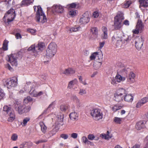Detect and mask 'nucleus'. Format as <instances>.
Returning <instances> with one entry per match:
<instances>
[{
    "label": "nucleus",
    "mask_w": 148,
    "mask_h": 148,
    "mask_svg": "<svg viewBox=\"0 0 148 148\" xmlns=\"http://www.w3.org/2000/svg\"><path fill=\"white\" fill-rule=\"evenodd\" d=\"M129 36L127 34H123L120 32H116L112 38V43L118 47H121L123 44H125L130 41Z\"/></svg>",
    "instance_id": "1"
},
{
    "label": "nucleus",
    "mask_w": 148,
    "mask_h": 148,
    "mask_svg": "<svg viewBox=\"0 0 148 148\" xmlns=\"http://www.w3.org/2000/svg\"><path fill=\"white\" fill-rule=\"evenodd\" d=\"M34 9L35 11H37L36 17L37 21L43 23L47 21V18L43 13L42 8L40 6H34Z\"/></svg>",
    "instance_id": "2"
},
{
    "label": "nucleus",
    "mask_w": 148,
    "mask_h": 148,
    "mask_svg": "<svg viewBox=\"0 0 148 148\" xmlns=\"http://www.w3.org/2000/svg\"><path fill=\"white\" fill-rule=\"evenodd\" d=\"M44 44L42 42H40L36 47L35 45H32L28 49L29 51H31L34 53V55L37 56L39 53L40 52L43 50L45 47Z\"/></svg>",
    "instance_id": "3"
},
{
    "label": "nucleus",
    "mask_w": 148,
    "mask_h": 148,
    "mask_svg": "<svg viewBox=\"0 0 148 148\" xmlns=\"http://www.w3.org/2000/svg\"><path fill=\"white\" fill-rule=\"evenodd\" d=\"M4 114H8L10 116L8 120L10 122H12L14 120L15 118L14 112L12 108L7 106H5L3 109Z\"/></svg>",
    "instance_id": "4"
},
{
    "label": "nucleus",
    "mask_w": 148,
    "mask_h": 148,
    "mask_svg": "<svg viewBox=\"0 0 148 148\" xmlns=\"http://www.w3.org/2000/svg\"><path fill=\"white\" fill-rule=\"evenodd\" d=\"M90 114L93 119L96 121H98L103 118V114L99 109H96L92 110L91 111Z\"/></svg>",
    "instance_id": "5"
},
{
    "label": "nucleus",
    "mask_w": 148,
    "mask_h": 148,
    "mask_svg": "<svg viewBox=\"0 0 148 148\" xmlns=\"http://www.w3.org/2000/svg\"><path fill=\"white\" fill-rule=\"evenodd\" d=\"M15 16V11L13 9H11L9 10L6 14H5L3 17L5 18L6 16H8V22H10L12 21Z\"/></svg>",
    "instance_id": "6"
},
{
    "label": "nucleus",
    "mask_w": 148,
    "mask_h": 148,
    "mask_svg": "<svg viewBox=\"0 0 148 148\" xmlns=\"http://www.w3.org/2000/svg\"><path fill=\"white\" fill-rule=\"evenodd\" d=\"M17 80L16 77H13L10 79H8L5 81L6 86L8 88L14 87L17 85Z\"/></svg>",
    "instance_id": "7"
},
{
    "label": "nucleus",
    "mask_w": 148,
    "mask_h": 148,
    "mask_svg": "<svg viewBox=\"0 0 148 148\" xmlns=\"http://www.w3.org/2000/svg\"><path fill=\"white\" fill-rule=\"evenodd\" d=\"M8 61L10 62L12 66L15 67L17 65V58L16 55L15 54H12L8 56Z\"/></svg>",
    "instance_id": "8"
},
{
    "label": "nucleus",
    "mask_w": 148,
    "mask_h": 148,
    "mask_svg": "<svg viewBox=\"0 0 148 148\" xmlns=\"http://www.w3.org/2000/svg\"><path fill=\"white\" fill-rule=\"evenodd\" d=\"M144 40L141 36H138L135 39V46L136 49H140L143 46Z\"/></svg>",
    "instance_id": "9"
},
{
    "label": "nucleus",
    "mask_w": 148,
    "mask_h": 148,
    "mask_svg": "<svg viewBox=\"0 0 148 148\" xmlns=\"http://www.w3.org/2000/svg\"><path fill=\"white\" fill-rule=\"evenodd\" d=\"M52 10L53 12H55L58 13H62L64 11L63 7L60 5H53L52 8Z\"/></svg>",
    "instance_id": "10"
},
{
    "label": "nucleus",
    "mask_w": 148,
    "mask_h": 148,
    "mask_svg": "<svg viewBox=\"0 0 148 148\" xmlns=\"http://www.w3.org/2000/svg\"><path fill=\"white\" fill-rule=\"evenodd\" d=\"M90 20L89 15L88 13L84 14L79 20V22L81 24H85L88 23Z\"/></svg>",
    "instance_id": "11"
},
{
    "label": "nucleus",
    "mask_w": 148,
    "mask_h": 148,
    "mask_svg": "<svg viewBox=\"0 0 148 148\" xmlns=\"http://www.w3.org/2000/svg\"><path fill=\"white\" fill-rule=\"evenodd\" d=\"M148 102V97H145L142 98L139 100L136 105V107L140 108L143 104Z\"/></svg>",
    "instance_id": "12"
},
{
    "label": "nucleus",
    "mask_w": 148,
    "mask_h": 148,
    "mask_svg": "<svg viewBox=\"0 0 148 148\" xmlns=\"http://www.w3.org/2000/svg\"><path fill=\"white\" fill-rule=\"evenodd\" d=\"M14 107L16 110L20 114L23 113V105L19 103L14 104Z\"/></svg>",
    "instance_id": "13"
},
{
    "label": "nucleus",
    "mask_w": 148,
    "mask_h": 148,
    "mask_svg": "<svg viewBox=\"0 0 148 148\" xmlns=\"http://www.w3.org/2000/svg\"><path fill=\"white\" fill-rule=\"evenodd\" d=\"M75 71L71 68H69L65 69L62 71V73L67 75H71L75 73Z\"/></svg>",
    "instance_id": "14"
},
{
    "label": "nucleus",
    "mask_w": 148,
    "mask_h": 148,
    "mask_svg": "<svg viewBox=\"0 0 148 148\" xmlns=\"http://www.w3.org/2000/svg\"><path fill=\"white\" fill-rule=\"evenodd\" d=\"M146 122L143 121H140L138 122L136 126V128L138 130H140L145 127V124Z\"/></svg>",
    "instance_id": "15"
},
{
    "label": "nucleus",
    "mask_w": 148,
    "mask_h": 148,
    "mask_svg": "<svg viewBox=\"0 0 148 148\" xmlns=\"http://www.w3.org/2000/svg\"><path fill=\"white\" fill-rule=\"evenodd\" d=\"M56 53L47 49L46 50V58L48 59L51 58Z\"/></svg>",
    "instance_id": "16"
},
{
    "label": "nucleus",
    "mask_w": 148,
    "mask_h": 148,
    "mask_svg": "<svg viewBox=\"0 0 148 148\" xmlns=\"http://www.w3.org/2000/svg\"><path fill=\"white\" fill-rule=\"evenodd\" d=\"M136 27L139 30L142 31L143 29H144V25L141 20H140L139 19H138V21L137 22Z\"/></svg>",
    "instance_id": "17"
},
{
    "label": "nucleus",
    "mask_w": 148,
    "mask_h": 148,
    "mask_svg": "<svg viewBox=\"0 0 148 148\" xmlns=\"http://www.w3.org/2000/svg\"><path fill=\"white\" fill-rule=\"evenodd\" d=\"M124 97L115 93L114 95V100L117 102H120L123 100Z\"/></svg>",
    "instance_id": "18"
},
{
    "label": "nucleus",
    "mask_w": 148,
    "mask_h": 148,
    "mask_svg": "<svg viewBox=\"0 0 148 148\" xmlns=\"http://www.w3.org/2000/svg\"><path fill=\"white\" fill-rule=\"evenodd\" d=\"M47 49L56 53L57 50V45L55 43H51L49 44Z\"/></svg>",
    "instance_id": "19"
},
{
    "label": "nucleus",
    "mask_w": 148,
    "mask_h": 148,
    "mask_svg": "<svg viewBox=\"0 0 148 148\" xmlns=\"http://www.w3.org/2000/svg\"><path fill=\"white\" fill-rule=\"evenodd\" d=\"M102 30L103 33L101 35V38L107 39L108 38L107 28L105 27H102Z\"/></svg>",
    "instance_id": "20"
},
{
    "label": "nucleus",
    "mask_w": 148,
    "mask_h": 148,
    "mask_svg": "<svg viewBox=\"0 0 148 148\" xmlns=\"http://www.w3.org/2000/svg\"><path fill=\"white\" fill-rule=\"evenodd\" d=\"M78 115L75 112L71 113L69 114L70 119L73 120H76L78 119Z\"/></svg>",
    "instance_id": "21"
},
{
    "label": "nucleus",
    "mask_w": 148,
    "mask_h": 148,
    "mask_svg": "<svg viewBox=\"0 0 148 148\" xmlns=\"http://www.w3.org/2000/svg\"><path fill=\"white\" fill-rule=\"evenodd\" d=\"M124 19L123 14L122 12H118L117 14L114 18L115 20L121 21H122V20H123Z\"/></svg>",
    "instance_id": "22"
},
{
    "label": "nucleus",
    "mask_w": 148,
    "mask_h": 148,
    "mask_svg": "<svg viewBox=\"0 0 148 148\" xmlns=\"http://www.w3.org/2000/svg\"><path fill=\"white\" fill-rule=\"evenodd\" d=\"M126 91L123 88H119L118 89L116 93L120 95L123 97L126 95Z\"/></svg>",
    "instance_id": "23"
},
{
    "label": "nucleus",
    "mask_w": 148,
    "mask_h": 148,
    "mask_svg": "<svg viewBox=\"0 0 148 148\" xmlns=\"http://www.w3.org/2000/svg\"><path fill=\"white\" fill-rule=\"evenodd\" d=\"M124 100L127 102H132L133 100V97L130 94L127 95L126 93V95L124 97Z\"/></svg>",
    "instance_id": "24"
},
{
    "label": "nucleus",
    "mask_w": 148,
    "mask_h": 148,
    "mask_svg": "<svg viewBox=\"0 0 148 148\" xmlns=\"http://www.w3.org/2000/svg\"><path fill=\"white\" fill-rule=\"evenodd\" d=\"M139 1L140 8L142 6L145 7L148 6V0H140Z\"/></svg>",
    "instance_id": "25"
},
{
    "label": "nucleus",
    "mask_w": 148,
    "mask_h": 148,
    "mask_svg": "<svg viewBox=\"0 0 148 148\" xmlns=\"http://www.w3.org/2000/svg\"><path fill=\"white\" fill-rule=\"evenodd\" d=\"M135 77V75L132 72H130L129 74L128 78L129 81L134 83L135 81L134 78Z\"/></svg>",
    "instance_id": "26"
},
{
    "label": "nucleus",
    "mask_w": 148,
    "mask_h": 148,
    "mask_svg": "<svg viewBox=\"0 0 148 148\" xmlns=\"http://www.w3.org/2000/svg\"><path fill=\"white\" fill-rule=\"evenodd\" d=\"M121 21H118V20H115L114 19V24L115 29H118L120 28L121 26Z\"/></svg>",
    "instance_id": "27"
},
{
    "label": "nucleus",
    "mask_w": 148,
    "mask_h": 148,
    "mask_svg": "<svg viewBox=\"0 0 148 148\" xmlns=\"http://www.w3.org/2000/svg\"><path fill=\"white\" fill-rule=\"evenodd\" d=\"M64 118V116L63 114L58 115V117L57 118V124H60L61 125H63V121Z\"/></svg>",
    "instance_id": "28"
},
{
    "label": "nucleus",
    "mask_w": 148,
    "mask_h": 148,
    "mask_svg": "<svg viewBox=\"0 0 148 148\" xmlns=\"http://www.w3.org/2000/svg\"><path fill=\"white\" fill-rule=\"evenodd\" d=\"M78 83V81L76 79L70 81L68 84V88L70 89H72L75 84H76Z\"/></svg>",
    "instance_id": "29"
},
{
    "label": "nucleus",
    "mask_w": 148,
    "mask_h": 148,
    "mask_svg": "<svg viewBox=\"0 0 148 148\" xmlns=\"http://www.w3.org/2000/svg\"><path fill=\"white\" fill-rule=\"evenodd\" d=\"M81 30L82 28L81 27L79 26H75L74 27L70 29L69 33H71L72 32H76L81 31Z\"/></svg>",
    "instance_id": "30"
},
{
    "label": "nucleus",
    "mask_w": 148,
    "mask_h": 148,
    "mask_svg": "<svg viewBox=\"0 0 148 148\" xmlns=\"http://www.w3.org/2000/svg\"><path fill=\"white\" fill-rule=\"evenodd\" d=\"M56 132L57 130L56 128H54L51 131L49 132L47 134V137L48 138L56 134Z\"/></svg>",
    "instance_id": "31"
},
{
    "label": "nucleus",
    "mask_w": 148,
    "mask_h": 148,
    "mask_svg": "<svg viewBox=\"0 0 148 148\" xmlns=\"http://www.w3.org/2000/svg\"><path fill=\"white\" fill-rule=\"evenodd\" d=\"M117 82H120L121 81H124L125 80L124 77H122L120 75L117 74L115 77Z\"/></svg>",
    "instance_id": "32"
},
{
    "label": "nucleus",
    "mask_w": 148,
    "mask_h": 148,
    "mask_svg": "<svg viewBox=\"0 0 148 148\" xmlns=\"http://www.w3.org/2000/svg\"><path fill=\"white\" fill-rule=\"evenodd\" d=\"M101 65V62L96 61L94 62L93 64V67L96 70L99 69Z\"/></svg>",
    "instance_id": "33"
},
{
    "label": "nucleus",
    "mask_w": 148,
    "mask_h": 148,
    "mask_svg": "<svg viewBox=\"0 0 148 148\" xmlns=\"http://www.w3.org/2000/svg\"><path fill=\"white\" fill-rule=\"evenodd\" d=\"M40 126L41 127V131L43 133H45L47 129V127L42 122L40 123Z\"/></svg>",
    "instance_id": "34"
},
{
    "label": "nucleus",
    "mask_w": 148,
    "mask_h": 148,
    "mask_svg": "<svg viewBox=\"0 0 148 148\" xmlns=\"http://www.w3.org/2000/svg\"><path fill=\"white\" fill-rule=\"evenodd\" d=\"M30 120V118L29 117H26L23 120V122L21 123V124L23 126H25L26 125L28 122Z\"/></svg>",
    "instance_id": "35"
},
{
    "label": "nucleus",
    "mask_w": 148,
    "mask_h": 148,
    "mask_svg": "<svg viewBox=\"0 0 148 148\" xmlns=\"http://www.w3.org/2000/svg\"><path fill=\"white\" fill-rule=\"evenodd\" d=\"M122 107L123 106H121L119 105H116L112 107V109L115 112L121 109Z\"/></svg>",
    "instance_id": "36"
},
{
    "label": "nucleus",
    "mask_w": 148,
    "mask_h": 148,
    "mask_svg": "<svg viewBox=\"0 0 148 148\" xmlns=\"http://www.w3.org/2000/svg\"><path fill=\"white\" fill-rule=\"evenodd\" d=\"M34 1V0H23L22 1V5L29 4Z\"/></svg>",
    "instance_id": "37"
},
{
    "label": "nucleus",
    "mask_w": 148,
    "mask_h": 148,
    "mask_svg": "<svg viewBox=\"0 0 148 148\" xmlns=\"http://www.w3.org/2000/svg\"><path fill=\"white\" fill-rule=\"evenodd\" d=\"M29 94L32 96L34 97H36L37 96V92L36 91L35 89H34L32 90V89H31L29 92Z\"/></svg>",
    "instance_id": "38"
},
{
    "label": "nucleus",
    "mask_w": 148,
    "mask_h": 148,
    "mask_svg": "<svg viewBox=\"0 0 148 148\" xmlns=\"http://www.w3.org/2000/svg\"><path fill=\"white\" fill-rule=\"evenodd\" d=\"M91 32L93 35L97 36L98 33L97 29L96 27H93L91 29Z\"/></svg>",
    "instance_id": "39"
},
{
    "label": "nucleus",
    "mask_w": 148,
    "mask_h": 148,
    "mask_svg": "<svg viewBox=\"0 0 148 148\" xmlns=\"http://www.w3.org/2000/svg\"><path fill=\"white\" fill-rule=\"evenodd\" d=\"M98 54L97 58H98V61L97 62H101L103 60V55L101 53H98Z\"/></svg>",
    "instance_id": "40"
},
{
    "label": "nucleus",
    "mask_w": 148,
    "mask_h": 148,
    "mask_svg": "<svg viewBox=\"0 0 148 148\" xmlns=\"http://www.w3.org/2000/svg\"><path fill=\"white\" fill-rule=\"evenodd\" d=\"M8 41L6 40H5L4 41L2 48L4 50H6L8 49L7 46Z\"/></svg>",
    "instance_id": "41"
},
{
    "label": "nucleus",
    "mask_w": 148,
    "mask_h": 148,
    "mask_svg": "<svg viewBox=\"0 0 148 148\" xmlns=\"http://www.w3.org/2000/svg\"><path fill=\"white\" fill-rule=\"evenodd\" d=\"M131 3V2L130 1H125L123 5L124 8H127L128 7Z\"/></svg>",
    "instance_id": "42"
},
{
    "label": "nucleus",
    "mask_w": 148,
    "mask_h": 148,
    "mask_svg": "<svg viewBox=\"0 0 148 148\" xmlns=\"http://www.w3.org/2000/svg\"><path fill=\"white\" fill-rule=\"evenodd\" d=\"M98 52H95L92 53L91 56H90V59L91 60H92L95 59V58H97Z\"/></svg>",
    "instance_id": "43"
},
{
    "label": "nucleus",
    "mask_w": 148,
    "mask_h": 148,
    "mask_svg": "<svg viewBox=\"0 0 148 148\" xmlns=\"http://www.w3.org/2000/svg\"><path fill=\"white\" fill-rule=\"evenodd\" d=\"M31 108V107L29 106H28L23 108V113L28 112L30 110Z\"/></svg>",
    "instance_id": "44"
},
{
    "label": "nucleus",
    "mask_w": 148,
    "mask_h": 148,
    "mask_svg": "<svg viewBox=\"0 0 148 148\" xmlns=\"http://www.w3.org/2000/svg\"><path fill=\"white\" fill-rule=\"evenodd\" d=\"M142 32V31L140 30H139L136 27L134 29H133L132 31L133 33L134 34H138L139 32L141 33Z\"/></svg>",
    "instance_id": "45"
},
{
    "label": "nucleus",
    "mask_w": 148,
    "mask_h": 148,
    "mask_svg": "<svg viewBox=\"0 0 148 148\" xmlns=\"http://www.w3.org/2000/svg\"><path fill=\"white\" fill-rule=\"evenodd\" d=\"M122 118L115 117L114 118V121L117 124H120L121 122L122 121Z\"/></svg>",
    "instance_id": "46"
},
{
    "label": "nucleus",
    "mask_w": 148,
    "mask_h": 148,
    "mask_svg": "<svg viewBox=\"0 0 148 148\" xmlns=\"http://www.w3.org/2000/svg\"><path fill=\"white\" fill-rule=\"evenodd\" d=\"M32 100V98L29 97L27 96L26 98L24 99V102L25 103H27L31 101Z\"/></svg>",
    "instance_id": "47"
},
{
    "label": "nucleus",
    "mask_w": 148,
    "mask_h": 148,
    "mask_svg": "<svg viewBox=\"0 0 148 148\" xmlns=\"http://www.w3.org/2000/svg\"><path fill=\"white\" fill-rule=\"evenodd\" d=\"M119 72L120 73L125 75L127 74V71L126 70L125 68H123L119 70Z\"/></svg>",
    "instance_id": "48"
},
{
    "label": "nucleus",
    "mask_w": 148,
    "mask_h": 148,
    "mask_svg": "<svg viewBox=\"0 0 148 148\" xmlns=\"http://www.w3.org/2000/svg\"><path fill=\"white\" fill-rule=\"evenodd\" d=\"M68 107L66 105H62L60 107L61 110L63 111H65L68 109Z\"/></svg>",
    "instance_id": "49"
},
{
    "label": "nucleus",
    "mask_w": 148,
    "mask_h": 148,
    "mask_svg": "<svg viewBox=\"0 0 148 148\" xmlns=\"http://www.w3.org/2000/svg\"><path fill=\"white\" fill-rule=\"evenodd\" d=\"M86 91L84 89H80L79 94L81 95L86 94Z\"/></svg>",
    "instance_id": "50"
},
{
    "label": "nucleus",
    "mask_w": 148,
    "mask_h": 148,
    "mask_svg": "<svg viewBox=\"0 0 148 148\" xmlns=\"http://www.w3.org/2000/svg\"><path fill=\"white\" fill-rule=\"evenodd\" d=\"M69 14L72 16H75L76 15V11L74 10H71L69 12Z\"/></svg>",
    "instance_id": "51"
},
{
    "label": "nucleus",
    "mask_w": 148,
    "mask_h": 148,
    "mask_svg": "<svg viewBox=\"0 0 148 148\" xmlns=\"http://www.w3.org/2000/svg\"><path fill=\"white\" fill-rule=\"evenodd\" d=\"M32 145V143L30 142H27L25 143V144L23 145V147H26L27 146V147H31Z\"/></svg>",
    "instance_id": "52"
},
{
    "label": "nucleus",
    "mask_w": 148,
    "mask_h": 148,
    "mask_svg": "<svg viewBox=\"0 0 148 148\" xmlns=\"http://www.w3.org/2000/svg\"><path fill=\"white\" fill-rule=\"evenodd\" d=\"M18 136L15 134H13L11 137V139L13 141H16L17 139Z\"/></svg>",
    "instance_id": "53"
},
{
    "label": "nucleus",
    "mask_w": 148,
    "mask_h": 148,
    "mask_svg": "<svg viewBox=\"0 0 148 148\" xmlns=\"http://www.w3.org/2000/svg\"><path fill=\"white\" fill-rule=\"evenodd\" d=\"M100 136L102 138H104L105 139H108L111 138V136L108 137L105 134H101L100 135Z\"/></svg>",
    "instance_id": "54"
},
{
    "label": "nucleus",
    "mask_w": 148,
    "mask_h": 148,
    "mask_svg": "<svg viewBox=\"0 0 148 148\" xmlns=\"http://www.w3.org/2000/svg\"><path fill=\"white\" fill-rule=\"evenodd\" d=\"M77 5V4L76 3H73L69 5V7L70 8H75L76 6Z\"/></svg>",
    "instance_id": "55"
},
{
    "label": "nucleus",
    "mask_w": 148,
    "mask_h": 148,
    "mask_svg": "<svg viewBox=\"0 0 148 148\" xmlns=\"http://www.w3.org/2000/svg\"><path fill=\"white\" fill-rule=\"evenodd\" d=\"M88 138L89 140H92L95 138V137L94 135L89 134L88 136Z\"/></svg>",
    "instance_id": "56"
},
{
    "label": "nucleus",
    "mask_w": 148,
    "mask_h": 148,
    "mask_svg": "<svg viewBox=\"0 0 148 148\" xmlns=\"http://www.w3.org/2000/svg\"><path fill=\"white\" fill-rule=\"evenodd\" d=\"M99 16V13L97 11L94 12L92 14V16L94 18H96L97 17Z\"/></svg>",
    "instance_id": "57"
},
{
    "label": "nucleus",
    "mask_w": 148,
    "mask_h": 148,
    "mask_svg": "<svg viewBox=\"0 0 148 148\" xmlns=\"http://www.w3.org/2000/svg\"><path fill=\"white\" fill-rule=\"evenodd\" d=\"M54 106V103L53 102L50 105H49L48 106V108L45 110L44 112H46L47 111V110L49 109H50V108H53Z\"/></svg>",
    "instance_id": "58"
},
{
    "label": "nucleus",
    "mask_w": 148,
    "mask_h": 148,
    "mask_svg": "<svg viewBox=\"0 0 148 148\" xmlns=\"http://www.w3.org/2000/svg\"><path fill=\"white\" fill-rule=\"evenodd\" d=\"M60 136L64 139H66L68 138V136L66 134H62L60 135Z\"/></svg>",
    "instance_id": "59"
},
{
    "label": "nucleus",
    "mask_w": 148,
    "mask_h": 148,
    "mask_svg": "<svg viewBox=\"0 0 148 148\" xmlns=\"http://www.w3.org/2000/svg\"><path fill=\"white\" fill-rule=\"evenodd\" d=\"M47 75L46 74H43L40 76V78L42 80H45L47 78Z\"/></svg>",
    "instance_id": "60"
},
{
    "label": "nucleus",
    "mask_w": 148,
    "mask_h": 148,
    "mask_svg": "<svg viewBox=\"0 0 148 148\" xmlns=\"http://www.w3.org/2000/svg\"><path fill=\"white\" fill-rule=\"evenodd\" d=\"M77 134L75 133H73L71 135V137L74 139L76 138L77 137Z\"/></svg>",
    "instance_id": "61"
},
{
    "label": "nucleus",
    "mask_w": 148,
    "mask_h": 148,
    "mask_svg": "<svg viewBox=\"0 0 148 148\" xmlns=\"http://www.w3.org/2000/svg\"><path fill=\"white\" fill-rule=\"evenodd\" d=\"M88 139L85 136H83L82 137V140L84 143L86 144L87 143V142L88 141Z\"/></svg>",
    "instance_id": "62"
},
{
    "label": "nucleus",
    "mask_w": 148,
    "mask_h": 148,
    "mask_svg": "<svg viewBox=\"0 0 148 148\" xmlns=\"http://www.w3.org/2000/svg\"><path fill=\"white\" fill-rule=\"evenodd\" d=\"M15 37L17 39L18 38L21 39V36L20 34L19 33H17L15 35Z\"/></svg>",
    "instance_id": "63"
},
{
    "label": "nucleus",
    "mask_w": 148,
    "mask_h": 148,
    "mask_svg": "<svg viewBox=\"0 0 148 148\" xmlns=\"http://www.w3.org/2000/svg\"><path fill=\"white\" fill-rule=\"evenodd\" d=\"M72 98L76 102H78V101L79 99L75 95H73L72 96Z\"/></svg>",
    "instance_id": "64"
}]
</instances>
